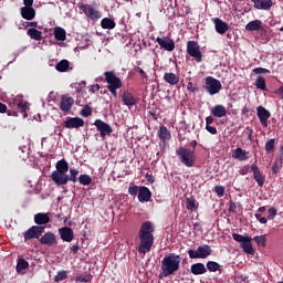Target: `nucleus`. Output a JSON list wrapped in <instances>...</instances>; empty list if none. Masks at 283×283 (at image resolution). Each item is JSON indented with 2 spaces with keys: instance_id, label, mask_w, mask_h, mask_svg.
<instances>
[{
  "instance_id": "f257e3e1",
  "label": "nucleus",
  "mask_w": 283,
  "mask_h": 283,
  "mask_svg": "<svg viewBox=\"0 0 283 283\" xmlns=\"http://www.w3.org/2000/svg\"><path fill=\"white\" fill-rule=\"evenodd\" d=\"M154 231H156V228H154V223H151V221H146L142 223L138 234V253L145 255L146 253H149V251H151V247H154Z\"/></svg>"
},
{
  "instance_id": "f03ea898",
  "label": "nucleus",
  "mask_w": 283,
  "mask_h": 283,
  "mask_svg": "<svg viewBox=\"0 0 283 283\" xmlns=\"http://www.w3.org/2000/svg\"><path fill=\"white\" fill-rule=\"evenodd\" d=\"M180 262H182V259L176 253H169L164 256L161 260V273L159 274V279L163 280V277H169V275H174V273L180 271Z\"/></svg>"
},
{
  "instance_id": "7ed1b4c3",
  "label": "nucleus",
  "mask_w": 283,
  "mask_h": 283,
  "mask_svg": "<svg viewBox=\"0 0 283 283\" xmlns=\"http://www.w3.org/2000/svg\"><path fill=\"white\" fill-rule=\"evenodd\" d=\"M104 76L107 83V90L111 92L114 98H118L117 90H120V87H123V81L120 80V77L116 76V73L114 71L104 72Z\"/></svg>"
},
{
  "instance_id": "20e7f679",
  "label": "nucleus",
  "mask_w": 283,
  "mask_h": 283,
  "mask_svg": "<svg viewBox=\"0 0 283 283\" xmlns=\"http://www.w3.org/2000/svg\"><path fill=\"white\" fill-rule=\"evenodd\" d=\"M176 156L185 167H196V150H191L186 147H179L176 150Z\"/></svg>"
},
{
  "instance_id": "39448f33",
  "label": "nucleus",
  "mask_w": 283,
  "mask_h": 283,
  "mask_svg": "<svg viewBox=\"0 0 283 283\" xmlns=\"http://www.w3.org/2000/svg\"><path fill=\"white\" fill-rule=\"evenodd\" d=\"M213 253V250H211V245L203 244L197 248V250H188V255L190 260H207L209 255Z\"/></svg>"
},
{
  "instance_id": "423d86ee",
  "label": "nucleus",
  "mask_w": 283,
  "mask_h": 283,
  "mask_svg": "<svg viewBox=\"0 0 283 283\" xmlns=\"http://www.w3.org/2000/svg\"><path fill=\"white\" fill-rule=\"evenodd\" d=\"M206 92L210 94V96H216V94H220V90H222V83L220 80H217L213 76L206 77V83L203 85Z\"/></svg>"
},
{
  "instance_id": "0eeeda50",
  "label": "nucleus",
  "mask_w": 283,
  "mask_h": 283,
  "mask_svg": "<svg viewBox=\"0 0 283 283\" xmlns=\"http://www.w3.org/2000/svg\"><path fill=\"white\" fill-rule=\"evenodd\" d=\"M45 232V227L43 226H32L25 232H23L24 242L30 240H39L41 235Z\"/></svg>"
},
{
  "instance_id": "6e6552de",
  "label": "nucleus",
  "mask_w": 283,
  "mask_h": 283,
  "mask_svg": "<svg viewBox=\"0 0 283 283\" xmlns=\"http://www.w3.org/2000/svg\"><path fill=\"white\" fill-rule=\"evenodd\" d=\"M187 53L189 56L195 59L197 63H202V52L200 51V45L196 41L187 42Z\"/></svg>"
},
{
  "instance_id": "1a4fd4ad",
  "label": "nucleus",
  "mask_w": 283,
  "mask_h": 283,
  "mask_svg": "<svg viewBox=\"0 0 283 283\" xmlns=\"http://www.w3.org/2000/svg\"><path fill=\"white\" fill-rule=\"evenodd\" d=\"M156 42L158 43L160 49L166 50V52H174V50H176V42L169 36H158L156 39Z\"/></svg>"
},
{
  "instance_id": "9d476101",
  "label": "nucleus",
  "mask_w": 283,
  "mask_h": 283,
  "mask_svg": "<svg viewBox=\"0 0 283 283\" xmlns=\"http://www.w3.org/2000/svg\"><path fill=\"white\" fill-rule=\"evenodd\" d=\"M94 125L97 129V132L99 133V136L102 138H105V136H112V126L105 122H103L102 119H96L94 122Z\"/></svg>"
},
{
  "instance_id": "9b49d317",
  "label": "nucleus",
  "mask_w": 283,
  "mask_h": 283,
  "mask_svg": "<svg viewBox=\"0 0 283 283\" xmlns=\"http://www.w3.org/2000/svg\"><path fill=\"white\" fill-rule=\"evenodd\" d=\"M51 180H53V182L57 185V187H63V185L70 182V176L67 175V172H59L54 170L51 174Z\"/></svg>"
},
{
  "instance_id": "f8f14e48",
  "label": "nucleus",
  "mask_w": 283,
  "mask_h": 283,
  "mask_svg": "<svg viewBox=\"0 0 283 283\" xmlns=\"http://www.w3.org/2000/svg\"><path fill=\"white\" fill-rule=\"evenodd\" d=\"M256 116L262 125V127H269V118H271V112L264 106L256 107Z\"/></svg>"
},
{
  "instance_id": "ddd939ff",
  "label": "nucleus",
  "mask_w": 283,
  "mask_h": 283,
  "mask_svg": "<svg viewBox=\"0 0 283 283\" xmlns=\"http://www.w3.org/2000/svg\"><path fill=\"white\" fill-rule=\"evenodd\" d=\"M80 10H82V12H85L86 17H88L91 21H98V19H101V13L98 12V10L94 9V7L90 4L80 6Z\"/></svg>"
},
{
  "instance_id": "4468645a",
  "label": "nucleus",
  "mask_w": 283,
  "mask_h": 283,
  "mask_svg": "<svg viewBox=\"0 0 283 283\" xmlns=\"http://www.w3.org/2000/svg\"><path fill=\"white\" fill-rule=\"evenodd\" d=\"M83 125H85V120L81 117H66L64 122L66 129H78V127H83Z\"/></svg>"
},
{
  "instance_id": "2eb2a0df",
  "label": "nucleus",
  "mask_w": 283,
  "mask_h": 283,
  "mask_svg": "<svg viewBox=\"0 0 283 283\" xmlns=\"http://www.w3.org/2000/svg\"><path fill=\"white\" fill-rule=\"evenodd\" d=\"M73 105H74L73 97H71L69 95H62L61 103H60L61 112H65L66 114L72 112Z\"/></svg>"
},
{
  "instance_id": "dca6fc26",
  "label": "nucleus",
  "mask_w": 283,
  "mask_h": 283,
  "mask_svg": "<svg viewBox=\"0 0 283 283\" xmlns=\"http://www.w3.org/2000/svg\"><path fill=\"white\" fill-rule=\"evenodd\" d=\"M59 233L63 242H72V240H74V230L70 227L60 228Z\"/></svg>"
},
{
  "instance_id": "f3484780",
  "label": "nucleus",
  "mask_w": 283,
  "mask_h": 283,
  "mask_svg": "<svg viewBox=\"0 0 283 283\" xmlns=\"http://www.w3.org/2000/svg\"><path fill=\"white\" fill-rule=\"evenodd\" d=\"M40 244H44L45 247H54L57 244L56 235L54 232H46L40 238Z\"/></svg>"
},
{
  "instance_id": "a211bd4d",
  "label": "nucleus",
  "mask_w": 283,
  "mask_h": 283,
  "mask_svg": "<svg viewBox=\"0 0 283 283\" xmlns=\"http://www.w3.org/2000/svg\"><path fill=\"white\" fill-rule=\"evenodd\" d=\"M218 34H227L229 32V23L222 21L220 18L212 19Z\"/></svg>"
},
{
  "instance_id": "6ab92c4d",
  "label": "nucleus",
  "mask_w": 283,
  "mask_h": 283,
  "mask_svg": "<svg viewBox=\"0 0 283 283\" xmlns=\"http://www.w3.org/2000/svg\"><path fill=\"white\" fill-rule=\"evenodd\" d=\"M252 238L249 235H245V240H243L242 243H240V247L244 253L248 255H255V249H253Z\"/></svg>"
},
{
  "instance_id": "aec40b11",
  "label": "nucleus",
  "mask_w": 283,
  "mask_h": 283,
  "mask_svg": "<svg viewBox=\"0 0 283 283\" xmlns=\"http://www.w3.org/2000/svg\"><path fill=\"white\" fill-rule=\"evenodd\" d=\"M251 171L253 172V178H254L255 182L260 187H264L265 177H264V175H262V171H260V167H258V165H252Z\"/></svg>"
},
{
  "instance_id": "412c9836",
  "label": "nucleus",
  "mask_w": 283,
  "mask_h": 283,
  "mask_svg": "<svg viewBox=\"0 0 283 283\" xmlns=\"http://www.w3.org/2000/svg\"><path fill=\"white\" fill-rule=\"evenodd\" d=\"M210 114H212L214 118H224V116H227L228 114V111L224 105L218 104L211 108Z\"/></svg>"
},
{
  "instance_id": "4be33fe9",
  "label": "nucleus",
  "mask_w": 283,
  "mask_h": 283,
  "mask_svg": "<svg viewBox=\"0 0 283 283\" xmlns=\"http://www.w3.org/2000/svg\"><path fill=\"white\" fill-rule=\"evenodd\" d=\"M256 10H271L273 8V0H251Z\"/></svg>"
},
{
  "instance_id": "5701e85b",
  "label": "nucleus",
  "mask_w": 283,
  "mask_h": 283,
  "mask_svg": "<svg viewBox=\"0 0 283 283\" xmlns=\"http://www.w3.org/2000/svg\"><path fill=\"white\" fill-rule=\"evenodd\" d=\"M138 200L139 202H149L151 200V190L145 186L139 187Z\"/></svg>"
},
{
  "instance_id": "b1692460",
  "label": "nucleus",
  "mask_w": 283,
  "mask_h": 283,
  "mask_svg": "<svg viewBox=\"0 0 283 283\" xmlns=\"http://www.w3.org/2000/svg\"><path fill=\"white\" fill-rule=\"evenodd\" d=\"M21 17L27 21H32L36 17V11L32 7H22L21 8Z\"/></svg>"
},
{
  "instance_id": "393cba45",
  "label": "nucleus",
  "mask_w": 283,
  "mask_h": 283,
  "mask_svg": "<svg viewBox=\"0 0 283 283\" xmlns=\"http://www.w3.org/2000/svg\"><path fill=\"white\" fill-rule=\"evenodd\" d=\"M232 158H234V160H249V151L242 149L241 147H238L233 150L232 153Z\"/></svg>"
},
{
  "instance_id": "a878e982",
  "label": "nucleus",
  "mask_w": 283,
  "mask_h": 283,
  "mask_svg": "<svg viewBox=\"0 0 283 283\" xmlns=\"http://www.w3.org/2000/svg\"><path fill=\"white\" fill-rule=\"evenodd\" d=\"M34 222L38 227H42V224H50V214L45 212H40L34 216Z\"/></svg>"
},
{
  "instance_id": "bb28decb",
  "label": "nucleus",
  "mask_w": 283,
  "mask_h": 283,
  "mask_svg": "<svg viewBox=\"0 0 283 283\" xmlns=\"http://www.w3.org/2000/svg\"><path fill=\"white\" fill-rule=\"evenodd\" d=\"M122 101H123L124 105H127V107H132L138 103L136 97H134V95L129 92H124L122 94Z\"/></svg>"
},
{
  "instance_id": "cd10ccee",
  "label": "nucleus",
  "mask_w": 283,
  "mask_h": 283,
  "mask_svg": "<svg viewBox=\"0 0 283 283\" xmlns=\"http://www.w3.org/2000/svg\"><path fill=\"white\" fill-rule=\"evenodd\" d=\"M190 273H192V275H205L207 268L205 263H195L190 266Z\"/></svg>"
},
{
  "instance_id": "c85d7f7f",
  "label": "nucleus",
  "mask_w": 283,
  "mask_h": 283,
  "mask_svg": "<svg viewBox=\"0 0 283 283\" xmlns=\"http://www.w3.org/2000/svg\"><path fill=\"white\" fill-rule=\"evenodd\" d=\"M245 30L247 32H258L264 30V28H262V22L260 20H253L245 25Z\"/></svg>"
},
{
  "instance_id": "c756f323",
  "label": "nucleus",
  "mask_w": 283,
  "mask_h": 283,
  "mask_svg": "<svg viewBox=\"0 0 283 283\" xmlns=\"http://www.w3.org/2000/svg\"><path fill=\"white\" fill-rule=\"evenodd\" d=\"M158 138L163 143H167V140H171V133L166 126H160L158 130Z\"/></svg>"
},
{
  "instance_id": "7c9ffc66",
  "label": "nucleus",
  "mask_w": 283,
  "mask_h": 283,
  "mask_svg": "<svg viewBox=\"0 0 283 283\" xmlns=\"http://www.w3.org/2000/svg\"><path fill=\"white\" fill-rule=\"evenodd\" d=\"M164 81L168 83V85H178V83H180V77L175 73H165Z\"/></svg>"
},
{
  "instance_id": "2f4dec72",
  "label": "nucleus",
  "mask_w": 283,
  "mask_h": 283,
  "mask_svg": "<svg viewBox=\"0 0 283 283\" xmlns=\"http://www.w3.org/2000/svg\"><path fill=\"white\" fill-rule=\"evenodd\" d=\"M28 36H30V39H32L33 41H41L43 39V33L39 30H36L35 28L33 29H29L27 31Z\"/></svg>"
},
{
  "instance_id": "473e14b6",
  "label": "nucleus",
  "mask_w": 283,
  "mask_h": 283,
  "mask_svg": "<svg viewBox=\"0 0 283 283\" xmlns=\"http://www.w3.org/2000/svg\"><path fill=\"white\" fill-rule=\"evenodd\" d=\"M54 36L56 41H65L67 39V32H65V29L56 27L54 29Z\"/></svg>"
},
{
  "instance_id": "72a5a7b5",
  "label": "nucleus",
  "mask_w": 283,
  "mask_h": 283,
  "mask_svg": "<svg viewBox=\"0 0 283 283\" xmlns=\"http://www.w3.org/2000/svg\"><path fill=\"white\" fill-rule=\"evenodd\" d=\"M101 27L103 30H114V28H116V22L113 19L104 18L101 21Z\"/></svg>"
},
{
  "instance_id": "f704fd0d",
  "label": "nucleus",
  "mask_w": 283,
  "mask_h": 283,
  "mask_svg": "<svg viewBox=\"0 0 283 283\" xmlns=\"http://www.w3.org/2000/svg\"><path fill=\"white\" fill-rule=\"evenodd\" d=\"M55 168H56L55 171H59L62 174H67V170L70 169V165L67 164V161L65 159H61L56 163Z\"/></svg>"
},
{
  "instance_id": "c9c22d12",
  "label": "nucleus",
  "mask_w": 283,
  "mask_h": 283,
  "mask_svg": "<svg viewBox=\"0 0 283 283\" xmlns=\"http://www.w3.org/2000/svg\"><path fill=\"white\" fill-rule=\"evenodd\" d=\"M57 72H67L70 70V61L62 60L55 65Z\"/></svg>"
},
{
  "instance_id": "e433bc0d",
  "label": "nucleus",
  "mask_w": 283,
  "mask_h": 283,
  "mask_svg": "<svg viewBox=\"0 0 283 283\" xmlns=\"http://www.w3.org/2000/svg\"><path fill=\"white\" fill-rule=\"evenodd\" d=\"M186 208L188 211H198V202L193 198H187Z\"/></svg>"
},
{
  "instance_id": "4c0bfd02",
  "label": "nucleus",
  "mask_w": 283,
  "mask_h": 283,
  "mask_svg": "<svg viewBox=\"0 0 283 283\" xmlns=\"http://www.w3.org/2000/svg\"><path fill=\"white\" fill-rule=\"evenodd\" d=\"M78 182H80V185L87 187V186L92 185V177L87 174L81 175L78 177Z\"/></svg>"
},
{
  "instance_id": "58836bf2",
  "label": "nucleus",
  "mask_w": 283,
  "mask_h": 283,
  "mask_svg": "<svg viewBox=\"0 0 283 283\" xmlns=\"http://www.w3.org/2000/svg\"><path fill=\"white\" fill-rule=\"evenodd\" d=\"M255 87L258 90H262V92H266V80L262 76H259L255 81Z\"/></svg>"
},
{
  "instance_id": "ea45409f",
  "label": "nucleus",
  "mask_w": 283,
  "mask_h": 283,
  "mask_svg": "<svg viewBox=\"0 0 283 283\" xmlns=\"http://www.w3.org/2000/svg\"><path fill=\"white\" fill-rule=\"evenodd\" d=\"M207 269L208 271H210V273H216V271H220V263L214 261H208Z\"/></svg>"
},
{
  "instance_id": "a19ab883",
  "label": "nucleus",
  "mask_w": 283,
  "mask_h": 283,
  "mask_svg": "<svg viewBox=\"0 0 283 283\" xmlns=\"http://www.w3.org/2000/svg\"><path fill=\"white\" fill-rule=\"evenodd\" d=\"M29 266H30V263H28L25 259H19L17 264V271L18 273L21 271H25V269H28Z\"/></svg>"
},
{
  "instance_id": "79ce46f5",
  "label": "nucleus",
  "mask_w": 283,
  "mask_h": 283,
  "mask_svg": "<svg viewBox=\"0 0 283 283\" xmlns=\"http://www.w3.org/2000/svg\"><path fill=\"white\" fill-rule=\"evenodd\" d=\"M265 151L266 154H273L275 151V139H269L265 143Z\"/></svg>"
},
{
  "instance_id": "37998d69",
  "label": "nucleus",
  "mask_w": 283,
  "mask_h": 283,
  "mask_svg": "<svg viewBox=\"0 0 283 283\" xmlns=\"http://www.w3.org/2000/svg\"><path fill=\"white\" fill-rule=\"evenodd\" d=\"M282 163H283L282 158L275 159V161L272 165L273 174H280V169H282Z\"/></svg>"
},
{
  "instance_id": "c03bdc74",
  "label": "nucleus",
  "mask_w": 283,
  "mask_h": 283,
  "mask_svg": "<svg viewBox=\"0 0 283 283\" xmlns=\"http://www.w3.org/2000/svg\"><path fill=\"white\" fill-rule=\"evenodd\" d=\"M253 240L259 247H266V234L255 235Z\"/></svg>"
},
{
  "instance_id": "a18cd8bd",
  "label": "nucleus",
  "mask_w": 283,
  "mask_h": 283,
  "mask_svg": "<svg viewBox=\"0 0 283 283\" xmlns=\"http://www.w3.org/2000/svg\"><path fill=\"white\" fill-rule=\"evenodd\" d=\"M63 280H67V272L66 271H60L54 276V282H63Z\"/></svg>"
},
{
  "instance_id": "49530a36",
  "label": "nucleus",
  "mask_w": 283,
  "mask_h": 283,
  "mask_svg": "<svg viewBox=\"0 0 283 283\" xmlns=\"http://www.w3.org/2000/svg\"><path fill=\"white\" fill-rule=\"evenodd\" d=\"M18 109L21 112V114H24V118L28 116V103L27 102H20L18 104Z\"/></svg>"
},
{
  "instance_id": "de8ad7c7",
  "label": "nucleus",
  "mask_w": 283,
  "mask_h": 283,
  "mask_svg": "<svg viewBox=\"0 0 283 283\" xmlns=\"http://www.w3.org/2000/svg\"><path fill=\"white\" fill-rule=\"evenodd\" d=\"M76 176H78V169H76V168H71V169H70V177H69V180H70L71 182H76V180H77Z\"/></svg>"
},
{
  "instance_id": "09e8293b",
  "label": "nucleus",
  "mask_w": 283,
  "mask_h": 283,
  "mask_svg": "<svg viewBox=\"0 0 283 283\" xmlns=\"http://www.w3.org/2000/svg\"><path fill=\"white\" fill-rule=\"evenodd\" d=\"M81 116H84V118L92 116V107L85 105L81 111Z\"/></svg>"
},
{
  "instance_id": "8fccbe9b",
  "label": "nucleus",
  "mask_w": 283,
  "mask_h": 283,
  "mask_svg": "<svg viewBox=\"0 0 283 283\" xmlns=\"http://www.w3.org/2000/svg\"><path fill=\"white\" fill-rule=\"evenodd\" d=\"M232 238L235 242H239L240 244L243 243L247 240V237L238 233H233Z\"/></svg>"
},
{
  "instance_id": "3c124183",
  "label": "nucleus",
  "mask_w": 283,
  "mask_h": 283,
  "mask_svg": "<svg viewBox=\"0 0 283 283\" xmlns=\"http://www.w3.org/2000/svg\"><path fill=\"white\" fill-rule=\"evenodd\" d=\"M138 191H140V189H138V186L132 185L128 188L129 196H137Z\"/></svg>"
},
{
  "instance_id": "603ef678",
  "label": "nucleus",
  "mask_w": 283,
  "mask_h": 283,
  "mask_svg": "<svg viewBox=\"0 0 283 283\" xmlns=\"http://www.w3.org/2000/svg\"><path fill=\"white\" fill-rule=\"evenodd\" d=\"M268 211V220H273V218L277 216V209H275V207H271Z\"/></svg>"
},
{
  "instance_id": "864d4df0",
  "label": "nucleus",
  "mask_w": 283,
  "mask_h": 283,
  "mask_svg": "<svg viewBox=\"0 0 283 283\" xmlns=\"http://www.w3.org/2000/svg\"><path fill=\"white\" fill-rule=\"evenodd\" d=\"M254 217L260 222V224H266V222H269V218L266 219V217H262V213H255Z\"/></svg>"
},
{
  "instance_id": "5fc2aeb1",
  "label": "nucleus",
  "mask_w": 283,
  "mask_h": 283,
  "mask_svg": "<svg viewBox=\"0 0 283 283\" xmlns=\"http://www.w3.org/2000/svg\"><path fill=\"white\" fill-rule=\"evenodd\" d=\"M76 282H92V275H81L76 277Z\"/></svg>"
},
{
  "instance_id": "6e6d98bb",
  "label": "nucleus",
  "mask_w": 283,
  "mask_h": 283,
  "mask_svg": "<svg viewBox=\"0 0 283 283\" xmlns=\"http://www.w3.org/2000/svg\"><path fill=\"white\" fill-rule=\"evenodd\" d=\"M135 72L140 74L142 78H145L146 81H147V78H149L147 76V73L140 66H135Z\"/></svg>"
},
{
  "instance_id": "4d7b16f0",
  "label": "nucleus",
  "mask_w": 283,
  "mask_h": 283,
  "mask_svg": "<svg viewBox=\"0 0 283 283\" xmlns=\"http://www.w3.org/2000/svg\"><path fill=\"white\" fill-rule=\"evenodd\" d=\"M214 191L219 196V198H222V196H224V187L222 186H216Z\"/></svg>"
},
{
  "instance_id": "13d9d810",
  "label": "nucleus",
  "mask_w": 283,
  "mask_h": 283,
  "mask_svg": "<svg viewBox=\"0 0 283 283\" xmlns=\"http://www.w3.org/2000/svg\"><path fill=\"white\" fill-rule=\"evenodd\" d=\"M206 129H207V132H209V134H212V136H216V134H218V128H216L211 125H206Z\"/></svg>"
},
{
  "instance_id": "bf43d9fd",
  "label": "nucleus",
  "mask_w": 283,
  "mask_h": 283,
  "mask_svg": "<svg viewBox=\"0 0 283 283\" xmlns=\"http://www.w3.org/2000/svg\"><path fill=\"white\" fill-rule=\"evenodd\" d=\"M254 74H269V70L264 67H256L253 70Z\"/></svg>"
},
{
  "instance_id": "052dcab7",
  "label": "nucleus",
  "mask_w": 283,
  "mask_h": 283,
  "mask_svg": "<svg viewBox=\"0 0 283 283\" xmlns=\"http://www.w3.org/2000/svg\"><path fill=\"white\" fill-rule=\"evenodd\" d=\"M251 169V167L249 165L247 166H243L241 169H240V175L241 176H247V174H249V170Z\"/></svg>"
},
{
  "instance_id": "680f3d73",
  "label": "nucleus",
  "mask_w": 283,
  "mask_h": 283,
  "mask_svg": "<svg viewBox=\"0 0 283 283\" xmlns=\"http://www.w3.org/2000/svg\"><path fill=\"white\" fill-rule=\"evenodd\" d=\"M187 90L188 92H198V87L193 86V82H189L188 85H187Z\"/></svg>"
},
{
  "instance_id": "e2e57ef3",
  "label": "nucleus",
  "mask_w": 283,
  "mask_h": 283,
  "mask_svg": "<svg viewBox=\"0 0 283 283\" xmlns=\"http://www.w3.org/2000/svg\"><path fill=\"white\" fill-rule=\"evenodd\" d=\"M237 210H238V205H235V202H231L229 207L230 213H235Z\"/></svg>"
},
{
  "instance_id": "0e129e2a",
  "label": "nucleus",
  "mask_w": 283,
  "mask_h": 283,
  "mask_svg": "<svg viewBox=\"0 0 283 283\" xmlns=\"http://www.w3.org/2000/svg\"><path fill=\"white\" fill-rule=\"evenodd\" d=\"M98 90H101V85L94 84L91 86L90 92H93V94H96V92H98Z\"/></svg>"
},
{
  "instance_id": "69168bd1",
  "label": "nucleus",
  "mask_w": 283,
  "mask_h": 283,
  "mask_svg": "<svg viewBox=\"0 0 283 283\" xmlns=\"http://www.w3.org/2000/svg\"><path fill=\"white\" fill-rule=\"evenodd\" d=\"M24 7L32 8L34 6V0H23Z\"/></svg>"
},
{
  "instance_id": "338daca9",
  "label": "nucleus",
  "mask_w": 283,
  "mask_h": 283,
  "mask_svg": "<svg viewBox=\"0 0 283 283\" xmlns=\"http://www.w3.org/2000/svg\"><path fill=\"white\" fill-rule=\"evenodd\" d=\"M213 116H208V117H206V125H213Z\"/></svg>"
},
{
  "instance_id": "774afa93",
  "label": "nucleus",
  "mask_w": 283,
  "mask_h": 283,
  "mask_svg": "<svg viewBox=\"0 0 283 283\" xmlns=\"http://www.w3.org/2000/svg\"><path fill=\"white\" fill-rule=\"evenodd\" d=\"M71 252H73L74 254L78 253V244L72 245Z\"/></svg>"
}]
</instances>
